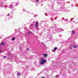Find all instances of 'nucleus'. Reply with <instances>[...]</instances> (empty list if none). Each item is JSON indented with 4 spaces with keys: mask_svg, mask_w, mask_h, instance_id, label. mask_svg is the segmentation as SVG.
<instances>
[{
    "mask_svg": "<svg viewBox=\"0 0 78 78\" xmlns=\"http://www.w3.org/2000/svg\"><path fill=\"white\" fill-rule=\"evenodd\" d=\"M32 32H29V33H28V34H31V33Z\"/></svg>",
    "mask_w": 78,
    "mask_h": 78,
    "instance_id": "obj_12",
    "label": "nucleus"
},
{
    "mask_svg": "<svg viewBox=\"0 0 78 78\" xmlns=\"http://www.w3.org/2000/svg\"><path fill=\"white\" fill-rule=\"evenodd\" d=\"M8 56H9V55H10L9 54H8Z\"/></svg>",
    "mask_w": 78,
    "mask_h": 78,
    "instance_id": "obj_19",
    "label": "nucleus"
},
{
    "mask_svg": "<svg viewBox=\"0 0 78 78\" xmlns=\"http://www.w3.org/2000/svg\"><path fill=\"white\" fill-rule=\"evenodd\" d=\"M46 61H47L46 60L42 59L41 60L40 63L41 64H44V63L46 62Z\"/></svg>",
    "mask_w": 78,
    "mask_h": 78,
    "instance_id": "obj_1",
    "label": "nucleus"
},
{
    "mask_svg": "<svg viewBox=\"0 0 78 78\" xmlns=\"http://www.w3.org/2000/svg\"><path fill=\"white\" fill-rule=\"evenodd\" d=\"M17 76H19L20 75V72H18L17 73Z\"/></svg>",
    "mask_w": 78,
    "mask_h": 78,
    "instance_id": "obj_8",
    "label": "nucleus"
},
{
    "mask_svg": "<svg viewBox=\"0 0 78 78\" xmlns=\"http://www.w3.org/2000/svg\"><path fill=\"white\" fill-rule=\"evenodd\" d=\"M56 50H57V47H56L54 48V50L52 51V52H55V51Z\"/></svg>",
    "mask_w": 78,
    "mask_h": 78,
    "instance_id": "obj_4",
    "label": "nucleus"
},
{
    "mask_svg": "<svg viewBox=\"0 0 78 78\" xmlns=\"http://www.w3.org/2000/svg\"><path fill=\"white\" fill-rule=\"evenodd\" d=\"M38 26H39V23H38V22H36L35 24V27L37 28Z\"/></svg>",
    "mask_w": 78,
    "mask_h": 78,
    "instance_id": "obj_2",
    "label": "nucleus"
},
{
    "mask_svg": "<svg viewBox=\"0 0 78 78\" xmlns=\"http://www.w3.org/2000/svg\"><path fill=\"white\" fill-rule=\"evenodd\" d=\"M9 16V14H8V16Z\"/></svg>",
    "mask_w": 78,
    "mask_h": 78,
    "instance_id": "obj_18",
    "label": "nucleus"
},
{
    "mask_svg": "<svg viewBox=\"0 0 78 78\" xmlns=\"http://www.w3.org/2000/svg\"><path fill=\"white\" fill-rule=\"evenodd\" d=\"M24 9H23V11H24Z\"/></svg>",
    "mask_w": 78,
    "mask_h": 78,
    "instance_id": "obj_23",
    "label": "nucleus"
},
{
    "mask_svg": "<svg viewBox=\"0 0 78 78\" xmlns=\"http://www.w3.org/2000/svg\"><path fill=\"white\" fill-rule=\"evenodd\" d=\"M0 53H1V50H0Z\"/></svg>",
    "mask_w": 78,
    "mask_h": 78,
    "instance_id": "obj_22",
    "label": "nucleus"
},
{
    "mask_svg": "<svg viewBox=\"0 0 78 78\" xmlns=\"http://www.w3.org/2000/svg\"><path fill=\"white\" fill-rule=\"evenodd\" d=\"M45 16H47V13L45 14Z\"/></svg>",
    "mask_w": 78,
    "mask_h": 78,
    "instance_id": "obj_17",
    "label": "nucleus"
},
{
    "mask_svg": "<svg viewBox=\"0 0 78 78\" xmlns=\"http://www.w3.org/2000/svg\"><path fill=\"white\" fill-rule=\"evenodd\" d=\"M56 76V78L57 77H58V76H58V75H57L56 76Z\"/></svg>",
    "mask_w": 78,
    "mask_h": 78,
    "instance_id": "obj_16",
    "label": "nucleus"
},
{
    "mask_svg": "<svg viewBox=\"0 0 78 78\" xmlns=\"http://www.w3.org/2000/svg\"><path fill=\"white\" fill-rule=\"evenodd\" d=\"M73 47L74 48H76L78 47V45H74L73 46Z\"/></svg>",
    "mask_w": 78,
    "mask_h": 78,
    "instance_id": "obj_7",
    "label": "nucleus"
},
{
    "mask_svg": "<svg viewBox=\"0 0 78 78\" xmlns=\"http://www.w3.org/2000/svg\"><path fill=\"white\" fill-rule=\"evenodd\" d=\"M70 49H72V47H70Z\"/></svg>",
    "mask_w": 78,
    "mask_h": 78,
    "instance_id": "obj_20",
    "label": "nucleus"
},
{
    "mask_svg": "<svg viewBox=\"0 0 78 78\" xmlns=\"http://www.w3.org/2000/svg\"><path fill=\"white\" fill-rule=\"evenodd\" d=\"M27 51H28V50H30V49H27Z\"/></svg>",
    "mask_w": 78,
    "mask_h": 78,
    "instance_id": "obj_13",
    "label": "nucleus"
},
{
    "mask_svg": "<svg viewBox=\"0 0 78 78\" xmlns=\"http://www.w3.org/2000/svg\"><path fill=\"white\" fill-rule=\"evenodd\" d=\"M15 40V38L14 37H13V38L12 39V41H14Z\"/></svg>",
    "mask_w": 78,
    "mask_h": 78,
    "instance_id": "obj_10",
    "label": "nucleus"
},
{
    "mask_svg": "<svg viewBox=\"0 0 78 78\" xmlns=\"http://www.w3.org/2000/svg\"><path fill=\"white\" fill-rule=\"evenodd\" d=\"M43 56H44L45 58H46V57H47V56H48V55L47 54H43Z\"/></svg>",
    "mask_w": 78,
    "mask_h": 78,
    "instance_id": "obj_3",
    "label": "nucleus"
},
{
    "mask_svg": "<svg viewBox=\"0 0 78 78\" xmlns=\"http://www.w3.org/2000/svg\"><path fill=\"white\" fill-rule=\"evenodd\" d=\"M36 1H37V2H39V0H36Z\"/></svg>",
    "mask_w": 78,
    "mask_h": 78,
    "instance_id": "obj_14",
    "label": "nucleus"
},
{
    "mask_svg": "<svg viewBox=\"0 0 78 78\" xmlns=\"http://www.w3.org/2000/svg\"><path fill=\"white\" fill-rule=\"evenodd\" d=\"M9 7L10 9L13 8V6H12V5H10Z\"/></svg>",
    "mask_w": 78,
    "mask_h": 78,
    "instance_id": "obj_6",
    "label": "nucleus"
},
{
    "mask_svg": "<svg viewBox=\"0 0 78 78\" xmlns=\"http://www.w3.org/2000/svg\"><path fill=\"white\" fill-rule=\"evenodd\" d=\"M1 44H2V45H4V43H3V42H2L1 43Z\"/></svg>",
    "mask_w": 78,
    "mask_h": 78,
    "instance_id": "obj_11",
    "label": "nucleus"
},
{
    "mask_svg": "<svg viewBox=\"0 0 78 78\" xmlns=\"http://www.w3.org/2000/svg\"><path fill=\"white\" fill-rule=\"evenodd\" d=\"M41 78H45V77H42Z\"/></svg>",
    "mask_w": 78,
    "mask_h": 78,
    "instance_id": "obj_21",
    "label": "nucleus"
},
{
    "mask_svg": "<svg viewBox=\"0 0 78 78\" xmlns=\"http://www.w3.org/2000/svg\"><path fill=\"white\" fill-rule=\"evenodd\" d=\"M62 30V29L61 28H59L58 29L57 31L58 32H60Z\"/></svg>",
    "mask_w": 78,
    "mask_h": 78,
    "instance_id": "obj_5",
    "label": "nucleus"
},
{
    "mask_svg": "<svg viewBox=\"0 0 78 78\" xmlns=\"http://www.w3.org/2000/svg\"><path fill=\"white\" fill-rule=\"evenodd\" d=\"M74 33H75V31H72V34H74Z\"/></svg>",
    "mask_w": 78,
    "mask_h": 78,
    "instance_id": "obj_9",
    "label": "nucleus"
},
{
    "mask_svg": "<svg viewBox=\"0 0 78 78\" xmlns=\"http://www.w3.org/2000/svg\"><path fill=\"white\" fill-rule=\"evenodd\" d=\"M6 58V56H5L4 57V58Z\"/></svg>",
    "mask_w": 78,
    "mask_h": 78,
    "instance_id": "obj_15",
    "label": "nucleus"
}]
</instances>
